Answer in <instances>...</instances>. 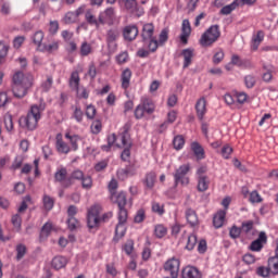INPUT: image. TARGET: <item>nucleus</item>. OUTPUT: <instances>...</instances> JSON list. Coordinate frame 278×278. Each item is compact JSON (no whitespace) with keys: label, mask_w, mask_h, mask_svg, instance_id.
Returning <instances> with one entry per match:
<instances>
[{"label":"nucleus","mask_w":278,"mask_h":278,"mask_svg":"<svg viewBox=\"0 0 278 278\" xmlns=\"http://www.w3.org/2000/svg\"><path fill=\"white\" fill-rule=\"evenodd\" d=\"M184 144H186V139L181 135L174 137L173 146L176 151H181V149H184Z\"/></svg>","instance_id":"nucleus-38"},{"label":"nucleus","mask_w":278,"mask_h":278,"mask_svg":"<svg viewBox=\"0 0 278 278\" xmlns=\"http://www.w3.org/2000/svg\"><path fill=\"white\" fill-rule=\"evenodd\" d=\"M207 102L204 98H200L195 103V110H197V116L199 121H203V116H205V112H207L206 109Z\"/></svg>","instance_id":"nucleus-18"},{"label":"nucleus","mask_w":278,"mask_h":278,"mask_svg":"<svg viewBox=\"0 0 278 278\" xmlns=\"http://www.w3.org/2000/svg\"><path fill=\"white\" fill-rule=\"evenodd\" d=\"M225 60V51L219 50L213 55V64H220Z\"/></svg>","instance_id":"nucleus-61"},{"label":"nucleus","mask_w":278,"mask_h":278,"mask_svg":"<svg viewBox=\"0 0 278 278\" xmlns=\"http://www.w3.org/2000/svg\"><path fill=\"white\" fill-rule=\"evenodd\" d=\"M256 273L260 277L268 278V277H270V273H273V271L270 270V267H268V266L267 267L261 266L257 268Z\"/></svg>","instance_id":"nucleus-53"},{"label":"nucleus","mask_w":278,"mask_h":278,"mask_svg":"<svg viewBox=\"0 0 278 278\" xmlns=\"http://www.w3.org/2000/svg\"><path fill=\"white\" fill-rule=\"evenodd\" d=\"M134 175H136V165L135 164L126 165L125 168H122L117 172V176L122 180L127 179V177H134Z\"/></svg>","instance_id":"nucleus-17"},{"label":"nucleus","mask_w":278,"mask_h":278,"mask_svg":"<svg viewBox=\"0 0 278 278\" xmlns=\"http://www.w3.org/2000/svg\"><path fill=\"white\" fill-rule=\"evenodd\" d=\"M210 188V180L207 176H200L198 180V190L199 192H205Z\"/></svg>","instance_id":"nucleus-33"},{"label":"nucleus","mask_w":278,"mask_h":278,"mask_svg":"<svg viewBox=\"0 0 278 278\" xmlns=\"http://www.w3.org/2000/svg\"><path fill=\"white\" fill-rule=\"evenodd\" d=\"M11 223L13 225V227H15L16 229H21V225L23 223V218H21V214H15L12 216L11 218Z\"/></svg>","instance_id":"nucleus-58"},{"label":"nucleus","mask_w":278,"mask_h":278,"mask_svg":"<svg viewBox=\"0 0 278 278\" xmlns=\"http://www.w3.org/2000/svg\"><path fill=\"white\" fill-rule=\"evenodd\" d=\"M181 55L184 58L182 68H188L190 64H192V58H194V50L187 48L181 51Z\"/></svg>","instance_id":"nucleus-22"},{"label":"nucleus","mask_w":278,"mask_h":278,"mask_svg":"<svg viewBox=\"0 0 278 278\" xmlns=\"http://www.w3.org/2000/svg\"><path fill=\"white\" fill-rule=\"evenodd\" d=\"M240 233H242V229L238 226H232L229 230V236L232 240H238V238H240Z\"/></svg>","instance_id":"nucleus-50"},{"label":"nucleus","mask_w":278,"mask_h":278,"mask_svg":"<svg viewBox=\"0 0 278 278\" xmlns=\"http://www.w3.org/2000/svg\"><path fill=\"white\" fill-rule=\"evenodd\" d=\"M122 144L126 148H131V143H129V128L127 126L124 127V131L122 132Z\"/></svg>","instance_id":"nucleus-43"},{"label":"nucleus","mask_w":278,"mask_h":278,"mask_svg":"<svg viewBox=\"0 0 278 278\" xmlns=\"http://www.w3.org/2000/svg\"><path fill=\"white\" fill-rule=\"evenodd\" d=\"M52 229H53V224L47 222V223L41 227V230H40V239L49 238V236H51Z\"/></svg>","instance_id":"nucleus-36"},{"label":"nucleus","mask_w":278,"mask_h":278,"mask_svg":"<svg viewBox=\"0 0 278 278\" xmlns=\"http://www.w3.org/2000/svg\"><path fill=\"white\" fill-rule=\"evenodd\" d=\"M68 264V261L64 256H55L52 258L51 266L54 270H60Z\"/></svg>","instance_id":"nucleus-26"},{"label":"nucleus","mask_w":278,"mask_h":278,"mask_svg":"<svg viewBox=\"0 0 278 278\" xmlns=\"http://www.w3.org/2000/svg\"><path fill=\"white\" fill-rule=\"evenodd\" d=\"M191 150L194 153L197 160H205V150L199 142L194 141L191 143Z\"/></svg>","instance_id":"nucleus-25"},{"label":"nucleus","mask_w":278,"mask_h":278,"mask_svg":"<svg viewBox=\"0 0 278 278\" xmlns=\"http://www.w3.org/2000/svg\"><path fill=\"white\" fill-rule=\"evenodd\" d=\"M16 260L17 262H21V260H23V257H25V255L27 254V247L23 243H20L16 245Z\"/></svg>","instance_id":"nucleus-39"},{"label":"nucleus","mask_w":278,"mask_h":278,"mask_svg":"<svg viewBox=\"0 0 278 278\" xmlns=\"http://www.w3.org/2000/svg\"><path fill=\"white\" fill-rule=\"evenodd\" d=\"M125 9L130 14H134L138 10V1L136 0H122Z\"/></svg>","instance_id":"nucleus-31"},{"label":"nucleus","mask_w":278,"mask_h":278,"mask_svg":"<svg viewBox=\"0 0 278 278\" xmlns=\"http://www.w3.org/2000/svg\"><path fill=\"white\" fill-rule=\"evenodd\" d=\"M99 15L101 25H112V21H114V8L110 7Z\"/></svg>","instance_id":"nucleus-15"},{"label":"nucleus","mask_w":278,"mask_h":278,"mask_svg":"<svg viewBox=\"0 0 278 278\" xmlns=\"http://www.w3.org/2000/svg\"><path fill=\"white\" fill-rule=\"evenodd\" d=\"M108 144L101 146V151H104L105 153H110L112 151V147H114L116 142V134H111L106 138Z\"/></svg>","instance_id":"nucleus-29"},{"label":"nucleus","mask_w":278,"mask_h":278,"mask_svg":"<svg viewBox=\"0 0 278 278\" xmlns=\"http://www.w3.org/2000/svg\"><path fill=\"white\" fill-rule=\"evenodd\" d=\"M111 201L113 203H116L118 207V215H128L127 208L125 206L127 205V193L125 191H121L118 193H113L111 195Z\"/></svg>","instance_id":"nucleus-10"},{"label":"nucleus","mask_w":278,"mask_h":278,"mask_svg":"<svg viewBox=\"0 0 278 278\" xmlns=\"http://www.w3.org/2000/svg\"><path fill=\"white\" fill-rule=\"evenodd\" d=\"M268 268L273 275H278V256H271L267 261Z\"/></svg>","instance_id":"nucleus-32"},{"label":"nucleus","mask_w":278,"mask_h":278,"mask_svg":"<svg viewBox=\"0 0 278 278\" xmlns=\"http://www.w3.org/2000/svg\"><path fill=\"white\" fill-rule=\"evenodd\" d=\"M54 181L60 184L62 188H71V186H73L66 167H62L54 173Z\"/></svg>","instance_id":"nucleus-11"},{"label":"nucleus","mask_w":278,"mask_h":278,"mask_svg":"<svg viewBox=\"0 0 278 278\" xmlns=\"http://www.w3.org/2000/svg\"><path fill=\"white\" fill-rule=\"evenodd\" d=\"M45 108L33 105L30 111L26 116H21L18 119V125L22 129H27L28 131H34L38 127V121L42 118L40 112H42Z\"/></svg>","instance_id":"nucleus-2"},{"label":"nucleus","mask_w":278,"mask_h":278,"mask_svg":"<svg viewBox=\"0 0 278 278\" xmlns=\"http://www.w3.org/2000/svg\"><path fill=\"white\" fill-rule=\"evenodd\" d=\"M84 177V172L76 169L74 170L71 175H70V179L71 181H73L74 179H76L77 181H81Z\"/></svg>","instance_id":"nucleus-64"},{"label":"nucleus","mask_w":278,"mask_h":278,"mask_svg":"<svg viewBox=\"0 0 278 278\" xmlns=\"http://www.w3.org/2000/svg\"><path fill=\"white\" fill-rule=\"evenodd\" d=\"M190 173V164L180 165L174 173V188H177L179 184L182 186H188L190 184V178L186 175Z\"/></svg>","instance_id":"nucleus-6"},{"label":"nucleus","mask_w":278,"mask_h":278,"mask_svg":"<svg viewBox=\"0 0 278 278\" xmlns=\"http://www.w3.org/2000/svg\"><path fill=\"white\" fill-rule=\"evenodd\" d=\"M80 181H81V186L85 190H90V188H92V177L84 176Z\"/></svg>","instance_id":"nucleus-56"},{"label":"nucleus","mask_w":278,"mask_h":278,"mask_svg":"<svg viewBox=\"0 0 278 278\" xmlns=\"http://www.w3.org/2000/svg\"><path fill=\"white\" fill-rule=\"evenodd\" d=\"M73 117L77 123H81L84 121V111H81V108L76 106L73 113Z\"/></svg>","instance_id":"nucleus-55"},{"label":"nucleus","mask_w":278,"mask_h":278,"mask_svg":"<svg viewBox=\"0 0 278 278\" xmlns=\"http://www.w3.org/2000/svg\"><path fill=\"white\" fill-rule=\"evenodd\" d=\"M101 129H103V125L100 119L93 121L91 124V132L97 136L98 134H101Z\"/></svg>","instance_id":"nucleus-48"},{"label":"nucleus","mask_w":278,"mask_h":278,"mask_svg":"<svg viewBox=\"0 0 278 278\" xmlns=\"http://www.w3.org/2000/svg\"><path fill=\"white\" fill-rule=\"evenodd\" d=\"M121 36V31H118V28H111L106 31V43L108 47H112V45H114V42H116L118 40V37Z\"/></svg>","instance_id":"nucleus-21"},{"label":"nucleus","mask_w":278,"mask_h":278,"mask_svg":"<svg viewBox=\"0 0 278 278\" xmlns=\"http://www.w3.org/2000/svg\"><path fill=\"white\" fill-rule=\"evenodd\" d=\"M263 70L266 71V73L263 74V80H265L266 83L271 81L273 71H275V66L264 64Z\"/></svg>","instance_id":"nucleus-37"},{"label":"nucleus","mask_w":278,"mask_h":278,"mask_svg":"<svg viewBox=\"0 0 278 278\" xmlns=\"http://www.w3.org/2000/svg\"><path fill=\"white\" fill-rule=\"evenodd\" d=\"M155 34V26L153 25V23H147L142 26V30H141V42H143V45H150V42L152 40L155 39V36H153Z\"/></svg>","instance_id":"nucleus-12"},{"label":"nucleus","mask_w":278,"mask_h":278,"mask_svg":"<svg viewBox=\"0 0 278 278\" xmlns=\"http://www.w3.org/2000/svg\"><path fill=\"white\" fill-rule=\"evenodd\" d=\"M85 114L89 121H92L97 116V108L92 104L87 105Z\"/></svg>","instance_id":"nucleus-47"},{"label":"nucleus","mask_w":278,"mask_h":278,"mask_svg":"<svg viewBox=\"0 0 278 278\" xmlns=\"http://www.w3.org/2000/svg\"><path fill=\"white\" fill-rule=\"evenodd\" d=\"M186 218L190 227H197V225H199V216H197V212L194 210L187 208Z\"/></svg>","instance_id":"nucleus-24"},{"label":"nucleus","mask_w":278,"mask_h":278,"mask_svg":"<svg viewBox=\"0 0 278 278\" xmlns=\"http://www.w3.org/2000/svg\"><path fill=\"white\" fill-rule=\"evenodd\" d=\"M227 216V212L219 211L217 212L213 217V226L215 229H220L223 225L225 224V217Z\"/></svg>","instance_id":"nucleus-23"},{"label":"nucleus","mask_w":278,"mask_h":278,"mask_svg":"<svg viewBox=\"0 0 278 278\" xmlns=\"http://www.w3.org/2000/svg\"><path fill=\"white\" fill-rule=\"evenodd\" d=\"M42 40H45V33L42 30L36 31L33 36L34 45L40 48L42 46Z\"/></svg>","instance_id":"nucleus-40"},{"label":"nucleus","mask_w":278,"mask_h":278,"mask_svg":"<svg viewBox=\"0 0 278 278\" xmlns=\"http://www.w3.org/2000/svg\"><path fill=\"white\" fill-rule=\"evenodd\" d=\"M155 112V103L153 100L149 98H144L141 100V103L135 109V118L140 121V118H144V114H153Z\"/></svg>","instance_id":"nucleus-5"},{"label":"nucleus","mask_w":278,"mask_h":278,"mask_svg":"<svg viewBox=\"0 0 278 278\" xmlns=\"http://www.w3.org/2000/svg\"><path fill=\"white\" fill-rule=\"evenodd\" d=\"M70 231H75L79 227V220L75 217H70L66 222Z\"/></svg>","instance_id":"nucleus-52"},{"label":"nucleus","mask_w":278,"mask_h":278,"mask_svg":"<svg viewBox=\"0 0 278 278\" xmlns=\"http://www.w3.org/2000/svg\"><path fill=\"white\" fill-rule=\"evenodd\" d=\"M146 218H147V214L144 213V208H140L137 211L134 217V223H137V224L144 223Z\"/></svg>","instance_id":"nucleus-46"},{"label":"nucleus","mask_w":278,"mask_h":278,"mask_svg":"<svg viewBox=\"0 0 278 278\" xmlns=\"http://www.w3.org/2000/svg\"><path fill=\"white\" fill-rule=\"evenodd\" d=\"M190 34H192V27L190 26V21L184 20L182 26H181V34H180V42H182V45H188V38H190Z\"/></svg>","instance_id":"nucleus-14"},{"label":"nucleus","mask_w":278,"mask_h":278,"mask_svg":"<svg viewBox=\"0 0 278 278\" xmlns=\"http://www.w3.org/2000/svg\"><path fill=\"white\" fill-rule=\"evenodd\" d=\"M12 92L16 99H23L27 96V90L34 86V75L16 72L12 78Z\"/></svg>","instance_id":"nucleus-1"},{"label":"nucleus","mask_w":278,"mask_h":278,"mask_svg":"<svg viewBox=\"0 0 278 278\" xmlns=\"http://www.w3.org/2000/svg\"><path fill=\"white\" fill-rule=\"evenodd\" d=\"M255 223L253 220H247L241 224V233H250Z\"/></svg>","instance_id":"nucleus-45"},{"label":"nucleus","mask_w":278,"mask_h":278,"mask_svg":"<svg viewBox=\"0 0 278 278\" xmlns=\"http://www.w3.org/2000/svg\"><path fill=\"white\" fill-rule=\"evenodd\" d=\"M197 235H189L188 236V240H187V244H186V249L187 251H192L194 249V247H197Z\"/></svg>","instance_id":"nucleus-44"},{"label":"nucleus","mask_w":278,"mask_h":278,"mask_svg":"<svg viewBox=\"0 0 278 278\" xmlns=\"http://www.w3.org/2000/svg\"><path fill=\"white\" fill-rule=\"evenodd\" d=\"M124 251L126 255H131L134 253V240H127L124 244Z\"/></svg>","instance_id":"nucleus-62"},{"label":"nucleus","mask_w":278,"mask_h":278,"mask_svg":"<svg viewBox=\"0 0 278 278\" xmlns=\"http://www.w3.org/2000/svg\"><path fill=\"white\" fill-rule=\"evenodd\" d=\"M85 17L89 25H94L97 27V29H99V27H101L100 16L97 20V17H94L90 11H87L85 14Z\"/></svg>","instance_id":"nucleus-34"},{"label":"nucleus","mask_w":278,"mask_h":278,"mask_svg":"<svg viewBox=\"0 0 278 278\" xmlns=\"http://www.w3.org/2000/svg\"><path fill=\"white\" fill-rule=\"evenodd\" d=\"M42 203L45 210H47V212H51V210H53V206L55 205V200L50 195L45 194L42 198Z\"/></svg>","instance_id":"nucleus-35"},{"label":"nucleus","mask_w":278,"mask_h":278,"mask_svg":"<svg viewBox=\"0 0 278 278\" xmlns=\"http://www.w3.org/2000/svg\"><path fill=\"white\" fill-rule=\"evenodd\" d=\"M264 40V30H258L256 36L252 39V50L257 51L260 49V45H262Z\"/></svg>","instance_id":"nucleus-30"},{"label":"nucleus","mask_w":278,"mask_h":278,"mask_svg":"<svg viewBox=\"0 0 278 278\" xmlns=\"http://www.w3.org/2000/svg\"><path fill=\"white\" fill-rule=\"evenodd\" d=\"M201 271L194 266H187L181 270V278H201Z\"/></svg>","instance_id":"nucleus-16"},{"label":"nucleus","mask_w":278,"mask_h":278,"mask_svg":"<svg viewBox=\"0 0 278 278\" xmlns=\"http://www.w3.org/2000/svg\"><path fill=\"white\" fill-rule=\"evenodd\" d=\"M138 34H140V31L138 30V26L135 24L127 25L123 29V38L126 42H134V40L138 38Z\"/></svg>","instance_id":"nucleus-13"},{"label":"nucleus","mask_w":278,"mask_h":278,"mask_svg":"<svg viewBox=\"0 0 278 278\" xmlns=\"http://www.w3.org/2000/svg\"><path fill=\"white\" fill-rule=\"evenodd\" d=\"M92 53V46L88 43V41H85L80 46V55L83 58H86L87 55H90Z\"/></svg>","instance_id":"nucleus-42"},{"label":"nucleus","mask_w":278,"mask_h":278,"mask_svg":"<svg viewBox=\"0 0 278 278\" xmlns=\"http://www.w3.org/2000/svg\"><path fill=\"white\" fill-rule=\"evenodd\" d=\"M166 227H164L163 225H157L154 229L156 238H164V236H166Z\"/></svg>","instance_id":"nucleus-60"},{"label":"nucleus","mask_w":278,"mask_h":278,"mask_svg":"<svg viewBox=\"0 0 278 278\" xmlns=\"http://www.w3.org/2000/svg\"><path fill=\"white\" fill-rule=\"evenodd\" d=\"M179 266H181V261H179V258L172 257L164 263L163 268L165 273H169L170 278H177L179 277Z\"/></svg>","instance_id":"nucleus-9"},{"label":"nucleus","mask_w":278,"mask_h":278,"mask_svg":"<svg viewBox=\"0 0 278 278\" xmlns=\"http://www.w3.org/2000/svg\"><path fill=\"white\" fill-rule=\"evenodd\" d=\"M155 181H157V174H155V172H149L146 174L143 184L147 190H153V188H155Z\"/></svg>","instance_id":"nucleus-20"},{"label":"nucleus","mask_w":278,"mask_h":278,"mask_svg":"<svg viewBox=\"0 0 278 278\" xmlns=\"http://www.w3.org/2000/svg\"><path fill=\"white\" fill-rule=\"evenodd\" d=\"M4 126L7 131H12V129H14V122L11 114L4 115Z\"/></svg>","instance_id":"nucleus-51"},{"label":"nucleus","mask_w":278,"mask_h":278,"mask_svg":"<svg viewBox=\"0 0 278 278\" xmlns=\"http://www.w3.org/2000/svg\"><path fill=\"white\" fill-rule=\"evenodd\" d=\"M100 215H101V205L99 204H94L88 210L87 227H89V229H97L101 224V222L105 223L106 220H110L112 213H104L102 217H100Z\"/></svg>","instance_id":"nucleus-3"},{"label":"nucleus","mask_w":278,"mask_h":278,"mask_svg":"<svg viewBox=\"0 0 278 278\" xmlns=\"http://www.w3.org/2000/svg\"><path fill=\"white\" fill-rule=\"evenodd\" d=\"M244 84H245L247 88H253L256 84L255 76H253V75L245 76Z\"/></svg>","instance_id":"nucleus-63"},{"label":"nucleus","mask_w":278,"mask_h":278,"mask_svg":"<svg viewBox=\"0 0 278 278\" xmlns=\"http://www.w3.org/2000/svg\"><path fill=\"white\" fill-rule=\"evenodd\" d=\"M75 21H77V14H75V12H67L63 18L65 25H71V23H75Z\"/></svg>","instance_id":"nucleus-49"},{"label":"nucleus","mask_w":278,"mask_h":278,"mask_svg":"<svg viewBox=\"0 0 278 278\" xmlns=\"http://www.w3.org/2000/svg\"><path fill=\"white\" fill-rule=\"evenodd\" d=\"M81 81V78H79V72L74 71L71 74L68 86L71 90H74L75 92H79V84Z\"/></svg>","instance_id":"nucleus-19"},{"label":"nucleus","mask_w":278,"mask_h":278,"mask_svg":"<svg viewBox=\"0 0 278 278\" xmlns=\"http://www.w3.org/2000/svg\"><path fill=\"white\" fill-rule=\"evenodd\" d=\"M127 217L128 215H125V213L118 215V223L115 227L113 242H118L121 239L125 238V233H127V227H125V225L127 224Z\"/></svg>","instance_id":"nucleus-8"},{"label":"nucleus","mask_w":278,"mask_h":278,"mask_svg":"<svg viewBox=\"0 0 278 278\" xmlns=\"http://www.w3.org/2000/svg\"><path fill=\"white\" fill-rule=\"evenodd\" d=\"M9 47L5 43L0 42V64H3V60L8 55Z\"/></svg>","instance_id":"nucleus-59"},{"label":"nucleus","mask_w":278,"mask_h":278,"mask_svg":"<svg viewBox=\"0 0 278 278\" xmlns=\"http://www.w3.org/2000/svg\"><path fill=\"white\" fill-rule=\"evenodd\" d=\"M249 201L250 203H262V195H260L257 190H254L250 192Z\"/></svg>","instance_id":"nucleus-54"},{"label":"nucleus","mask_w":278,"mask_h":278,"mask_svg":"<svg viewBox=\"0 0 278 278\" xmlns=\"http://www.w3.org/2000/svg\"><path fill=\"white\" fill-rule=\"evenodd\" d=\"M237 8H240V3L238 0H235L230 4L223 7L219 11V14H223V16H228V14H231Z\"/></svg>","instance_id":"nucleus-28"},{"label":"nucleus","mask_w":278,"mask_h":278,"mask_svg":"<svg viewBox=\"0 0 278 278\" xmlns=\"http://www.w3.org/2000/svg\"><path fill=\"white\" fill-rule=\"evenodd\" d=\"M131 70L126 68L122 72V77H121V81H122V88L124 90H127V88H129V84L131 81Z\"/></svg>","instance_id":"nucleus-27"},{"label":"nucleus","mask_w":278,"mask_h":278,"mask_svg":"<svg viewBox=\"0 0 278 278\" xmlns=\"http://www.w3.org/2000/svg\"><path fill=\"white\" fill-rule=\"evenodd\" d=\"M254 241L257 242L258 244H262V247H264V244L268 243V235H266V231H261L258 233L257 239Z\"/></svg>","instance_id":"nucleus-57"},{"label":"nucleus","mask_w":278,"mask_h":278,"mask_svg":"<svg viewBox=\"0 0 278 278\" xmlns=\"http://www.w3.org/2000/svg\"><path fill=\"white\" fill-rule=\"evenodd\" d=\"M168 42V28H163L159 35L157 38L154 37V39L151 40V42L148 45L149 51L151 53H155L157 51L159 47H164Z\"/></svg>","instance_id":"nucleus-7"},{"label":"nucleus","mask_w":278,"mask_h":278,"mask_svg":"<svg viewBox=\"0 0 278 278\" xmlns=\"http://www.w3.org/2000/svg\"><path fill=\"white\" fill-rule=\"evenodd\" d=\"M56 149L59 153H65V154L71 151V147H68V144L64 142V140L62 139L56 140Z\"/></svg>","instance_id":"nucleus-41"},{"label":"nucleus","mask_w":278,"mask_h":278,"mask_svg":"<svg viewBox=\"0 0 278 278\" xmlns=\"http://www.w3.org/2000/svg\"><path fill=\"white\" fill-rule=\"evenodd\" d=\"M220 38V26L218 24L212 25L207 28L200 38L202 47H212L214 42Z\"/></svg>","instance_id":"nucleus-4"}]
</instances>
